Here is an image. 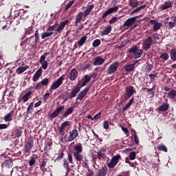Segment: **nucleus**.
I'll list each match as a JSON object with an SVG mask.
<instances>
[{
	"label": "nucleus",
	"mask_w": 176,
	"mask_h": 176,
	"mask_svg": "<svg viewBox=\"0 0 176 176\" xmlns=\"http://www.w3.org/2000/svg\"><path fill=\"white\" fill-rule=\"evenodd\" d=\"M83 79H84V82L81 85V87H85V86H86L87 83H89L91 80V76L87 74L84 76Z\"/></svg>",
	"instance_id": "nucleus-33"
},
{
	"label": "nucleus",
	"mask_w": 176,
	"mask_h": 176,
	"mask_svg": "<svg viewBox=\"0 0 176 176\" xmlns=\"http://www.w3.org/2000/svg\"><path fill=\"white\" fill-rule=\"evenodd\" d=\"M45 146L50 148V146H52V145H53V142H52V140H47L45 141Z\"/></svg>",
	"instance_id": "nucleus-63"
},
{
	"label": "nucleus",
	"mask_w": 176,
	"mask_h": 176,
	"mask_svg": "<svg viewBox=\"0 0 176 176\" xmlns=\"http://www.w3.org/2000/svg\"><path fill=\"white\" fill-rule=\"evenodd\" d=\"M34 39L39 42V30H36V31L34 33Z\"/></svg>",
	"instance_id": "nucleus-61"
},
{
	"label": "nucleus",
	"mask_w": 176,
	"mask_h": 176,
	"mask_svg": "<svg viewBox=\"0 0 176 176\" xmlns=\"http://www.w3.org/2000/svg\"><path fill=\"white\" fill-rule=\"evenodd\" d=\"M32 30H34V27L32 26L28 28L25 32V34L23 36V39H24L27 35H31V34H32Z\"/></svg>",
	"instance_id": "nucleus-43"
},
{
	"label": "nucleus",
	"mask_w": 176,
	"mask_h": 176,
	"mask_svg": "<svg viewBox=\"0 0 176 176\" xmlns=\"http://www.w3.org/2000/svg\"><path fill=\"white\" fill-rule=\"evenodd\" d=\"M120 155H117L112 157L110 162H108L107 166L109 168H113L119 163V159H120Z\"/></svg>",
	"instance_id": "nucleus-7"
},
{
	"label": "nucleus",
	"mask_w": 176,
	"mask_h": 176,
	"mask_svg": "<svg viewBox=\"0 0 176 176\" xmlns=\"http://www.w3.org/2000/svg\"><path fill=\"white\" fill-rule=\"evenodd\" d=\"M66 126H71V121H65L61 124L59 129V135H64V131H65Z\"/></svg>",
	"instance_id": "nucleus-16"
},
{
	"label": "nucleus",
	"mask_w": 176,
	"mask_h": 176,
	"mask_svg": "<svg viewBox=\"0 0 176 176\" xmlns=\"http://www.w3.org/2000/svg\"><path fill=\"white\" fill-rule=\"evenodd\" d=\"M33 146H34V140L30 139L28 141V143L25 145L24 153H30L31 149H32Z\"/></svg>",
	"instance_id": "nucleus-11"
},
{
	"label": "nucleus",
	"mask_w": 176,
	"mask_h": 176,
	"mask_svg": "<svg viewBox=\"0 0 176 176\" xmlns=\"http://www.w3.org/2000/svg\"><path fill=\"white\" fill-rule=\"evenodd\" d=\"M83 12H80L76 17V21H75V25L76 27V25H78L80 21H82V19H83Z\"/></svg>",
	"instance_id": "nucleus-31"
},
{
	"label": "nucleus",
	"mask_w": 176,
	"mask_h": 176,
	"mask_svg": "<svg viewBox=\"0 0 176 176\" xmlns=\"http://www.w3.org/2000/svg\"><path fill=\"white\" fill-rule=\"evenodd\" d=\"M78 134L79 133H78V130L73 129L68 137L69 142H72V141H74V140H75V138L78 137Z\"/></svg>",
	"instance_id": "nucleus-20"
},
{
	"label": "nucleus",
	"mask_w": 176,
	"mask_h": 176,
	"mask_svg": "<svg viewBox=\"0 0 176 176\" xmlns=\"http://www.w3.org/2000/svg\"><path fill=\"white\" fill-rule=\"evenodd\" d=\"M87 41V36H83L78 41V45L79 47H81V46H83L85 45V43Z\"/></svg>",
	"instance_id": "nucleus-40"
},
{
	"label": "nucleus",
	"mask_w": 176,
	"mask_h": 176,
	"mask_svg": "<svg viewBox=\"0 0 176 176\" xmlns=\"http://www.w3.org/2000/svg\"><path fill=\"white\" fill-rule=\"evenodd\" d=\"M118 68H119V62H114L109 66L107 73L109 74H115L118 71Z\"/></svg>",
	"instance_id": "nucleus-10"
},
{
	"label": "nucleus",
	"mask_w": 176,
	"mask_h": 176,
	"mask_svg": "<svg viewBox=\"0 0 176 176\" xmlns=\"http://www.w3.org/2000/svg\"><path fill=\"white\" fill-rule=\"evenodd\" d=\"M170 57L172 61H176V50L173 48L170 51Z\"/></svg>",
	"instance_id": "nucleus-39"
},
{
	"label": "nucleus",
	"mask_w": 176,
	"mask_h": 176,
	"mask_svg": "<svg viewBox=\"0 0 176 176\" xmlns=\"http://www.w3.org/2000/svg\"><path fill=\"white\" fill-rule=\"evenodd\" d=\"M74 3H75V0H72V1H69L64 10L65 12H68V10H69V8H71V6L74 5Z\"/></svg>",
	"instance_id": "nucleus-52"
},
{
	"label": "nucleus",
	"mask_w": 176,
	"mask_h": 176,
	"mask_svg": "<svg viewBox=\"0 0 176 176\" xmlns=\"http://www.w3.org/2000/svg\"><path fill=\"white\" fill-rule=\"evenodd\" d=\"M28 10H20L19 14L21 19H23V20L28 19L30 14H28Z\"/></svg>",
	"instance_id": "nucleus-29"
},
{
	"label": "nucleus",
	"mask_w": 176,
	"mask_h": 176,
	"mask_svg": "<svg viewBox=\"0 0 176 176\" xmlns=\"http://www.w3.org/2000/svg\"><path fill=\"white\" fill-rule=\"evenodd\" d=\"M157 149L158 151H162V152H167V147L164 146V144H159L157 147Z\"/></svg>",
	"instance_id": "nucleus-48"
},
{
	"label": "nucleus",
	"mask_w": 176,
	"mask_h": 176,
	"mask_svg": "<svg viewBox=\"0 0 176 176\" xmlns=\"http://www.w3.org/2000/svg\"><path fill=\"white\" fill-rule=\"evenodd\" d=\"M107 174H108V168L104 166L98 171L96 176H105Z\"/></svg>",
	"instance_id": "nucleus-24"
},
{
	"label": "nucleus",
	"mask_w": 176,
	"mask_h": 176,
	"mask_svg": "<svg viewBox=\"0 0 176 176\" xmlns=\"http://www.w3.org/2000/svg\"><path fill=\"white\" fill-rule=\"evenodd\" d=\"M168 97L170 100H175L176 97V91L175 90H171L168 94Z\"/></svg>",
	"instance_id": "nucleus-44"
},
{
	"label": "nucleus",
	"mask_w": 176,
	"mask_h": 176,
	"mask_svg": "<svg viewBox=\"0 0 176 176\" xmlns=\"http://www.w3.org/2000/svg\"><path fill=\"white\" fill-rule=\"evenodd\" d=\"M49 54H50V52H45L40 57L39 63L41 65V68H43V69H47L48 63L47 60H46V56H49Z\"/></svg>",
	"instance_id": "nucleus-6"
},
{
	"label": "nucleus",
	"mask_w": 176,
	"mask_h": 176,
	"mask_svg": "<svg viewBox=\"0 0 176 176\" xmlns=\"http://www.w3.org/2000/svg\"><path fill=\"white\" fill-rule=\"evenodd\" d=\"M74 109H75V107L72 106L67 109V110L63 113L62 116V119H65V118H68L69 115H72L74 113Z\"/></svg>",
	"instance_id": "nucleus-19"
},
{
	"label": "nucleus",
	"mask_w": 176,
	"mask_h": 176,
	"mask_svg": "<svg viewBox=\"0 0 176 176\" xmlns=\"http://www.w3.org/2000/svg\"><path fill=\"white\" fill-rule=\"evenodd\" d=\"M69 23V20H65L60 23L59 25L57 27L56 30V32H61L64 28H65V25H67Z\"/></svg>",
	"instance_id": "nucleus-18"
},
{
	"label": "nucleus",
	"mask_w": 176,
	"mask_h": 176,
	"mask_svg": "<svg viewBox=\"0 0 176 176\" xmlns=\"http://www.w3.org/2000/svg\"><path fill=\"white\" fill-rule=\"evenodd\" d=\"M137 93V91L134 89L133 86H128L125 87V94L122 96V101H127L129 98H131V96Z\"/></svg>",
	"instance_id": "nucleus-2"
},
{
	"label": "nucleus",
	"mask_w": 176,
	"mask_h": 176,
	"mask_svg": "<svg viewBox=\"0 0 176 176\" xmlns=\"http://www.w3.org/2000/svg\"><path fill=\"white\" fill-rule=\"evenodd\" d=\"M52 35H53V32L47 31V32H44L41 34V39H45V38H49V36H52Z\"/></svg>",
	"instance_id": "nucleus-41"
},
{
	"label": "nucleus",
	"mask_w": 176,
	"mask_h": 176,
	"mask_svg": "<svg viewBox=\"0 0 176 176\" xmlns=\"http://www.w3.org/2000/svg\"><path fill=\"white\" fill-rule=\"evenodd\" d=\"M14 113V111H12L10 113L6 115L4 117V120L6 122H12V116H13Z\"/></svg>",
	"instance_id": "nucleus-38"
},
{
	"label": "nucleus",
	"mask_w": 176,
	"mask_h": 176,
	"mask_svg": "<svg viewBox=\"0 0 176 176\" xmlns=\"http://www.w3.org/2000/svg\"><path fill=\"white\" fill-rule=\"evenodd\" d=\"M101 45V40L100 39H96L93 41L92 46L93 47H98Z\"/></svg>",
	"instance_id": "nucleus-49"
},
{
	"label": "nucleus",
	"mask_w": 176,
	"mask_h": 176,
	"mask_svg": "<svg viewBox=\"0 0 176 176\" xmlns=\"http://www.w3.org/2000/svg\"><path fill=\"white\" fill-rule=\"evenodd\" d=\"M63 167L64 168H68V167H69V162H68L67 158L63 159Z\"/></svg>",
	"instance_id": "nucleus-56"
},
{
	"label": "nucleus",
	"mask_w": 176,
	"mask_h": 176,
	"mask_svg": "<svg viewBox=\"0 0 176 176\" xmlns=\"http://www.w3.org/2000/svg\"><path fill=\"white\" fill-rule=\"evenodd\" d=\"M94 171L88 169V172L86 173L85 176H94Z\"/></svg>",
	"instance_id": "nucleus-64"
},
{
	"label": "nucleus",
	"mask_w": 176,
	"mask_h": 176,
	"mask_svg": "<svg viewBox=\"0 0 176 176\" xmlns=\"http://www.w3.org/2000/svg\"><path fill=\"white\" fill-rule=\"evenodd\" d=\"M134 65H135V63L131 65H125L124 66V69L125 71H126V72H131L135 69V67Z\"/></svg>",
	"instance_id": "nucleus-32"
},
{
	"label": "nucleus",
	"mask_w": 176,
	"mask_h": 176,
	"mask_svg": "<svg viewBox=\"0 0 176 176\" xmlns=\"http://www.w3.org/2000/svg\"><path fill=\"white\" fill-rule=\"evenodd\" d=\"M118 20H119L118 19V17L116 16H114L109 21V24H115V23H116L118 21Z\"/></svg>",
	"instance_id": "nucleus-62"
},
{
	"label": "nucleus",
	"mask_w": 176,
	"mask_h": 176,
	"mask_svg": "<svg viewBox=\"0 0 176 176\" xmlns=\"http://www.w3.org/2000/svg\"><path fill=\"white\" fill-rule=\"evenodd\" d=\"M90 90L89 87L85 88L84 90L80 92V94L78 95L77 100H83V98L86 94H87V92Z\"/></svg>",
	"instance_id": "nucleus-27"
},
{
	"label": "nucleus",
	"mask_w": 176,
	"mask_h": 176,
	"mask_svg": "<svg viewBox=\"0 0 176 176\" xmlns=\"http://www.w3.org/2000/svg\"><path fill=\"white\" fill-rule=\"evenodd\" d=\"M67 156H68L69 163H71V164H74V157H72V153H68Z\"/></svg>",
	"instance_id": "nucleus-55"
},
{
	"label": "nucleus",
	"mask_w": 176,
	"mask_h": 176,
	"mask_svg": "<svg viewBox=\"0 0 176 176\" xmlns=\"http://www.w3.org/2000/svg\"><path fill=\"white\" fill-rule=\"evenodd\" d=\"M57 27H58V23H56L54 25L50 26L47 28V31H50V32H52V31H56L57 30Z\"/></svg>",
	"instance_id": "nucleus-47"
},
{
	"label": "nucleus",
	"mask_w": 176,
	"mask_h": 176,
	"mask_svg": "<svg viewBox=\"0 0 176 176\" xmlns=\"http://www.w3.org/2000/svg\"><path fill=\"white\" fill-rule=\"evenodd\" d=\"M82 152H83V146L82 144L78 143L74 146L72 153H73V156L76 162H82V160H83V155H82Z\"/></svg>",
	"instance_id": "nucleus-1"
},
{
	"label": "nucleus",
	"mask_w": 176,
	"mask_h": 176,
	"mask_svg": "<svg viewBox=\"0 0 176 176\" xmlns=\"http://www.w3.org/2000/svg\"><path fill=\"white\" fill-rule=\"evenodd\" d=\"M168 108H170V104H168V102H164L157 107V111H158V112H167Z\"/></svg>",
	"instance_id": "nucleus-15"
},
{
	"label": "nucleus",
	"mask_w": 176,
	"mask_h": 176,
	"mask_svg": "<svg viewBox=\"0 0 176 176\" xmlns=\"http://www.w3.org/2000/svg\"><path fill=\"white\" fill-rule=\"evenodd\" d=\"M64 106H59L50 115V119H54V118H57L58 116V115H60V113H61V112L63 111H64Z\"/></svg>",
	"instance_id": "nucleus-9"
},
{
	"label": "nucleus",
	"mask_w": 176,
	"mask_h": 176,
	"mask_svg": "<svg viewBox=\"0 0 176 176\" xmlns=\"http://www.w3.org/2000/svg\"><path fill=\"white\" fill-rule=\"evenodd\" d=\"M150 24L153 25V30L154 32H157L160 28H162V23H159L155 19L150 20Z\"/></svg>",
	"instance_id": "nucleus-12"
},
{
	"label": "nucleus",
	"mask_w": 176,
	"mask_h": 176,
	"mask_svg": "<svg viewBox=\"0 0 176 176\" xmlns=\"http://www.w3.org/2000/svg\"><path fill=\"white\" fill-rule=\"evenodd\" d=\"M105 63V59L101 58V56H96L94 58L93 65H102Z\"/></svg>",
	"instance_id": "nucleus-17"
},
{
	"label": "nucleus",
	"mask_w": 176,
	"mask_h": 176,
	"mask_svg": "<svg viewBox=\"0 0 176 176\" xmlns=\"http://www.w3.org/2000/svg\"><path fill=\"white\" fill-rule=\"evenodd\" d=\"M133 133V137H134V142L136 144V145H138L140 144V140H138V135H137V132L135 130L132 131Z\"/></svg>",
	"instance_id": "nucleus-50"
},
{
	"label": "nucleus",
	"mask_w": 176,
	"mask_h": 176,
	"mask_svg": "<svg viewBox=\"0 0 176 176\" xmlns=\"http://www.w3.org/2000/svg\"><path fill=\"white\" fill-rule=\"evenodd\" d=\"M13 166V161L10 160H6L1 165V167H12Z\"/></svg>",
	"instance_id": "nucleus-37"
},
{
	"label": "nucleus",
	"mask_w": 176,
	"mask_h": 176,
	"mask_svg": "<svg viewBox=\"0 0 176 176\" xmlns=\"http://www.w3.org/2000/svg\"><path fill=\"white\" fill-rule=\"evenodd\" d=\"M21 134H23V131L19 129L15 130V138H20V137H21Z\"/></svg>",
	"instance_id": "nucleus-51"
},
{
	"label": "nucleus",
	"mask_w": 176,
	"mask_h": 176,
	"mask_svg": "<svg viewBox=\"0 0 176 176\" xmlns=\"http://www.w3.org/2000/svg\"><path fill=\"white\" fill-rule=\"evenodd\" d=\"M27 68H28V66L18 67L16 70V72L20 75L21 74H23V72H25Z\"/></svg>",
	"instance_id": "nucleus-46"
},
{
	"label": "nucleus",
	"mask_w": 176,
	"mask_h": 176,
	"mask_svg": "<svg viewBox=\"0 0 176 176\" xmlns=\"http://www.w3.org/2000/svg\"><path fill=\"white\" fill-rule=\"evenodd\" d=\"M47 162H49V159L47 158H43V161L40 163V170L43 172L46 171V164H47Z\"/></svg>",
	"instance_id": "nucleus-26"
},
{
	"label": "nucleus",
	"mask_w": 176,
	"mask_h": 176,
	"mask_svg": "<svg viewBox=\"0 0 176 176\" xmlns=\"http://www.w3.org/2000/svg\"><path fill=\"white\" fill-rule=\"evenodd\" d=\"M36 160H38V155L36 154H33L32 157H31L29 162V166L32 167L35 163H36Z\"/></svg>",
	"instance_id": "nucleus-35"
},
{
	"label": "nucleus",
	"mask_w": 176,
	"mask_h": 176,
	"mask_svg": "<svg viewBox=\"0 0 176 176\" xmlns=\"http://www.w3.org/2000/svg\"><path fill=\"white\" fill-rule=\"evenodd\" d=\"M34 111V102H31L27 108L26 113L27 115H30V113H32Z\"/></svg>",
	"instance_id": "nucleus-45"
},
{
	"label": "nucleus",
	"mask_w": 176,
	"mask_h": 176,
	"mask_svg": "<svg viewBox=\"0 0 176 176\" xmlns=\"http://www.w3.org/2000/svg\"><path fill=\"white\" fill-rule=\"evenodd\" d=\"M128 53H133V58L138 60V58H140L142 56L144 51L138 49V46L135 45L128 50Z\"/></svg>",
	"instance_id": "nucleus-3"
},
{
	"label": "nucleus",
	"mask_w": 176,
	"mask_h": 176,
	"mask_svg": "<svg viewBox=\"0 0 176 176\" xmlns=\"http://www.w3.org/2000/svg\"><path fill=\"white\" fill-rule=\"evenodd\" d=\"M129 5L133 8H137V6H138V3L137 1L129 0Z\"/></svg>",
	"instance_id": "nucleus-57"
},
{
	"label": "nucleus",
	"mask_w": 176,
	"mask_h": 176,
	"mask_svg": "<svg viewBox=\"0 0 176 176\" xmlns=\"http://www.w3.org/2000/svg\"><path fill=\"white\" fill-rule=\"evenodd\" d=\"M160 58H161V60L162 63H166V61H168V59L170 58V55L167 52H160Z\"/></svg>",
	"instance_id": "nucleus-22"
},
{
	"label": "nucleus",
	"mask_w": 176,
	"mask_h": 176,
	"mask_svg": "<svg viewBox=\"0 0 176 176\" xmlns=\"http://www.w3.org/2000/svg\"><path fill=\"white\" fill-rule=\"evenodd\" d=\"M32 94V91H30L28 93H26L23 97L22 100L23 102H27L28 100H30V96Z\"/></svg>",
	"instance_id": "nucleus-42"
},
{
	"label": "nucleus",
	"mask_w": 176,
	"mask_h": 176,
	"mask_svg": "<svg viewBox=\"0 0 176 176\" xmlns=\"http://www.w3.org/2000/svg\"><path fill=\"white\" fill-rule=\"evenodd\" d=\"M42 72H43L42 67H40L33 76V78H32L33 82H38V80H39V78L42 76Z\"/></svg>",
	"instance_id": "nucleus-21"
},
{
	"label": "nucleus",
	"mask_w": 176,
	"mask_h": 176,
	"mask_svg": "<svg viewBox=\"0 0 176 176\" xmlns=\"http://www.w3.org/2000/svg\"><path fill=\"white\" fill-rule=\"evenodd\" d=\"M94 9V5H89L87 6L86 10L83 12L84 17H87V16H89L90 14V12Z\"/></svg>",
	"instance_id": "nucleus-30"
},
{
	"label": "nucleus",
	"mask_w": 176,
	"mask_h": 176,
	"mask_svg": "<svg viewBox=\"0 0 176 176\" xmlns=\"http://www.w3.org/2000/svg\"><path fill=\"white\" fill-rule=\"evenodd\" d=\"M42 86H43V85L42 84L41 82H38L34 87V89L36 90H41L42 89Z\"/></svg>",
	"instance_id": "nucleus-59"
},
{
	"label": "nucleus",
	"mask_w": 176,
	"mask_h": 176,
	"mask_svg": "<svg viewBox=\"0 0 176 176\" xmlns=\"http://www.w3.org/2000/svg\"><path fill=\"white\" fill-rule=\"evenodd\" d=\"M109 12H110V14L111 13H116L117 10H119L118 6L112 7L108 9Z\"/></svg>",
	"instance_id": "nucleus-54"
},
{
	"label": "nucleus",
	"mask_w": 176,
	"mask_h": 176,
	"mask_svg": "<svg viewBox=\"0 0 176 176\" xmlns=\"http://www.w3.org/2000/svg\"><path fill=\"white\" fill-rule=\"evenodd\" d=\"M135 156H137L135 151L131 152L129 156V160H135Z\"/></svg>",
	"instance_id": "nucleus-53"
},
{
	"label": "nucleus",
	"mask_w": 176,
	"mask_h": 176,
	"mask_svg": "<svg viewBox=\"0 0 176 176\" xmlns=\"http://www.w3.org/2000/svg\"><path fill=\"white\" fill-rule=\"evenodd\" d=\"M168 20H170V19L168 18H167L164 21V25H165V27H168L169 30H173V28L174 27H175L176 23H175V22H174V21L173 22H171V21H168Z\"/></svg>",
	"instance_id": "nucleus-25"
},
{
	"label": "nucleus",
	"mask_w": 176,
	"mask_h": 176,
	"mask_svg": "<svg viewBox=\"0 0 176 176\" xmlns=\"http://www.w3.org/2000/svg\"><path fill=\"white\" fill-rule=\"evenodd\" d=\"M171 5H173V3L171 1H166L164 3V5L161 6V9L162 10H166V9H170V8H171Z\"/></svg>",
	"instance_id": "nucleus-34"
},
{
	"label": "nucleus",
	"mask_w": 176,
	"mask_h": 176,
	"mask_svg": "<svg viewBox=\"0 0 176 176\" xmlns=\"http://www.w3.org/2000/svg\"><path fill=\"white\" fill-rule=\"evenodd\" d=\"M137 17L138 16L129 18L123 24V27H132V25H134L135 20H137Z\"/></svg>",
	"instance_id": "nucleus-13"
},
{
	"label": "nucleus",
	"mask_w": 176,
	"mask_h": 176,
	"mask_svg": "<svg viewBox=\"0 0 176 176\" xmlns=\"http://www.w3.org/2000/svg\"><path fill=\"white\" fill-rule=\"evenodd\" d=\"M142 9H145V5H142L136 9L133 10V13H137V12H140Z\"/></svg>",
	"instance_id": "nucleus-60"
},
{
	"label": "nucleus",
	"mask_w": 176,
	"mask_h": 176,
	"mask_svg": "<svg viewBox=\"0 0 176 176\" xmlns=\"http://www.w3.org/2000/svg\"><path fill=\"white\" fill-rule=\"evenodd\" d=\"M41 82V85H43V86H47V85H49V78H45L43 80H42Z\"/></svg>",
	"instance_id": "nucleus-58"
},
{
	"label": "nucleus",
	"mask_w": 176,
	"mask_h": 176,
	"mask_svg": "<svg viewBox=\"0 0 176 176\" xmlns=\"http://www.w3.org/2000/svg\"><path fill=\"white\" fill-rule=\"evenodd\" d=\"M79 91H80V87H75L74 89H73L72 90V92L70 93V95H68L67 96V98H65V101H67V100H68V98H69L70 100H72V98H74V97H76V94L79 93Z\"/></svg>",
	"instance_id": "nucleus-14"
},
{
	"label": "nucleus",
	"mask_w": 176,
	"mask_h": 176,
	"mask_svg": "<svg viewBox=\"0 0 176 176\" xmlns=\"http://www.w3.org/2000/svg\"><path fill=\"white\" fill-rule=\"evenodd\" d=\"M76 78H78V70H76V69H72L70 72L69 79L74 81Z\"/></svg>",
	"instance_id": "nucleus-28"
},
{
	"label": "nucleus",
	"mask_w": 176,
	"mask_h": 176,
	"mask_svg": "<svg viewBox=\"0 0 176 176\" xmlns=\"http://www.w3.org/2000/svg\"><path fill=\"white\" fill-rule=\"evenodd\" d=\"M64 82V75H62L58 80H55L50 87V90H57Z\"/></svg>",
	"instance_id": "nucleus-5"
},
{
	"label": "nucleus",
	"mask_w": 176,
	"mask_h": 176,
	"mask_svg": "<svg viewBox=\"0 0 176 176\" xmlns=\"http://www.w3.org/2000/svg\"><path fill=\"white\" fill-rule=\"evenodd\" d=\"M111 31H112V26L108 25L107 27L105 28L104 30L101 32V35H109V34H111Z\"/></svg>",
	"instance_id": "nucleus-36"
},
{
	"label": "nucleus",
	"mask_w": 176,
	"mask_h": 176,
	"mask_svg": "<svg viewBox=\"0 0 176 176\" xmlns=\"http://www.w3.org/2000/svg\"><path fill=\"white\" fill-rule=\"evenodd\" d=\"M152 45V37L148 36L146 39L144 41V43L142 44L143 50H144L145 52H146V50H149Z\"/></svg>",
	"instance_id": "nucleus-8"
},
{
	"label": "nucleus",
	"mask_w": 176,
	"mask_h": 176,
	"mask_svg": "<svg viewBox=\"0 0 176 176\" xmlns=\"http://www.w3.org/2000/svg\"><path fill=\"white\" fill-rule=\"evenodd\" d=\"M105 151V149L102 148L97 152V157L99 160H104L107 157Z\"/></svg>",
	"instance_id": "nucleus-23"
},
{
	"label": "nucleus",
	"mask_w": 176,
	"mask_h": 176,
	"mask_svg": "<svg viewBox=\"0 0 176 176\" xmlns=\"http://www.w3.org/2000/svg\"><path fill=\"white\" fill-rule=\"evenodd\" d=\"M38 41L36 40L34 36H30V38H26L24 40L23 43H21V46H23V45H30L32 46L33 49H36V44L38 43Z\"/></svg>",
	"instance_id": "nucleus-4"
}]
</instances>
